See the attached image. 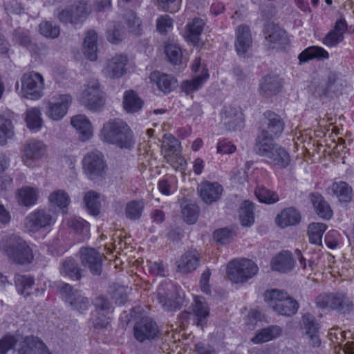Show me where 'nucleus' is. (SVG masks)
<instances>
[{"label": "nucleus", "mask_w": 354, "mask_h": 354, "mask_svg": "<svg viewBox=\"0 0 354 354\" xmlns=\"http://www.w3.org/2000/svg\"><path fill=\"white\" fill-rule=\"evenodd\" d=\"M100 140L120 149H131L135 144L133 131L129 126L120 119L106 122L99 133Z\"/></svg>", "instance_id": "1"}, {"label": "nucleus", "mask_w": 354, "mask_h": 354, "mask_svg": "<svg viewBox=\"0 0 354 354\" xmlns=\"http://www.w3.org/2000/svg\"><path fill=\"white\" fill-rule=\"evenodd\" d=\"M0 248L10 261L17 264H29L34 258L30 247L18 236L11 235L3 238Z\"/></svg>", "instance_id": "2"}, {"label": "nucleus", "mask_w": 354, "mask_h": 354, "mask_svg": "<svg viewBox=\"0 0 354 354\" xmlns=\"http://www.w3.org/2000/svg\"><path fill=\"white\" fill-rule=\"evenodd\" d=\"M264 301L268 306L280 315L291 316L298 310V304L283 290H268L265 292Z\"/></svg>", "instance_id": "3"}, {"label": "nucleus", "mask_w": 354, "mask_h": 354, "mask_svg": "<svg viewBox=\"0 0 354 354\" xmlns=\"http://www.w3.org/2000/svg\"><path fill=\"white\" fill-rule=\"evenodd\" d=\"M258 270V266L254 261L242 259L229 263L227 267V274L232 283H243L255 276Z\"/></svg>", "instance_id": "4"}, {"label": "nucleus", "mask_w": 354, "mask_h": 354, "mask_svg": "<svg viewBox=\"0 0 354 354\" xmlns=\"http://www.w3.org/2000/svg\"><path fill=\"white\" fill-rule=\"evenodd\" d=\"M162 151L167 163L176 170H184L186 161L181 155L180 143L171 134L167 133L162 137Z\"/></svg>", "instance_id": "5"}, {"label": "nucleus", "mask_w": 354, "mask_h": 354, "mask_svg": "<svg viewBox=\"0 0 354 354\" xmlns=\"http://www.w3.org/2000/svg\"><path fill=\"white\" fill-rule=\"evenodd\" d=\"M80 102L89 110H100L104 104L103 93L97 80H91L84 86Z\"/></svg>", "instance_id": "6"}, {"label": "nucleus", "mask_w": 354, "mask_h": 354, "mask_svg": "<svg viewBox=\"0 0 354 354\" xmlns=\"http://www.w3.org/2000/svg\"><path fill=\"white\" fill-rule=\"evenodd\" d=\"M21 82L23 97L30 100H38L42 97L44 80L40 73L35 71L26 73L22 75Z\"/></svg>", "instance_id": "7"}, {"label": "nucleus", "mask_w": 354, "mask_h": 354, "mask_svg": "<svg viewBox=\"0 0 354 354\" xmlns=\"http://www.w3.org/2000/svg\"><path fill=\"white\" fill-rule=\"evenodd\" d=\"M316 304L321 308H330L341 313H350L354 308L353 301L344 293L320 295L316 299Z\"/></svg>", "instance_id": "8"}, {"label": "nucleus", "mask_w": 354, "mask_h": 354, "mask_svg": "<svg viewBox=\"0 0 354 354\" xmlns=\"http://www.w3.org/2000/svg\"><path fill=\"white\" fill-rule=\"evenodd\" d=\"M157 299L166 311L179 308L180 296L178 288L171 283H162L157 290Z\"/></svg>", "instance_id": "9"}, {"label": "nucleus", "mask_w": 354, "mask_h": 354, "mask_svg": "<svg viewBox=\"0 0 354 354\" xmlns=\"http://www.w3.org/2000/svg\"><path fill=\"white\" fill-rule=\"evenodd\" d=\"M71 103L72 97L70 95L53 96L46 102L45 113L52 120H60L66 115Z\"/></svg>", "instance_id": "10"}, {"label": "nucleus", "mask_w": 354, "mask_h": 354, "mask_svg": "<svg viewBox=\"0 0 354 354\" xmlns=\"http://www.w3.org/2000/svg\"><path fill=\"white\" fill-rule=\"evenodd\" d=\"M55 222V218L49 209H37L26 217L25 227L29 232H37L52 225Z\"/></svg>", "instance_id": "11"}, {"label": "nucleus", "mask_w": 354, "mask_h": 354, "mask_svg": "<svg viewBox=\"0 0 354 354\" xmlns=\"http://www.w3.org/2000/svg\"><path fill=\"white\" fill-rule=\"evenodd\" d=\"M106 167L103 155L99 151L89 152L84 157L83 169L88 178L91 180L102 177Z\"/></svg>", "instance_id": "12"}, {"label": "nucleus", "mask_w": 354, "mask_h": 354, "mask_svg": "<svg viewBox=\"0 0 354 354\" xmlns=\"http://www.w3.org/2000/svg\"><path fill=\"white\" fill-rule=\"evenodd\" d=\"M59 291L66 302L73 310L80 313L86 310L88 306V300L82 295L80 291L74 289L68 283H62L59 286Z\"/></svg>", "instance_id": "13"}, {"label": "nucleus", "mask_w": 354, "mask_h": 354, "mask_svg": "<svg viewBox=\"0 0 354 354\" xmlns=\"http://www.w3.org/2000/svg\"><path fill=\"white\" fill-rule=\"evenodd\" d=\"M92 11L88 0H78L72 6L58 13V18L62 23H76L85 18Z\"/></svg>", "instance_id": "14"}, {"label": "nucleus", "mask_w": 354, "mask_h": 354, "mask_svg": "<svg viewBox=\"0 0 354 354\" xmlns=\"http://www.w3.org/2000/svg\"><path fill=\"white\" fill-rule=\"evenodd\" d=\"M266 44L273 49H281L288 44L286 32L279 26L273 23H268L264 28Z\"/></svg>", "instance_id": "15"}, {"label": "nucleus", "mask_w": 354, "mask_h": 354, "mask_svg": "<svg viewBox=\"0 0 354 354\" xmlns=\"http://www.w3.org/2000/svg\"><path fill=\"white\" fill-rule=\"evenodd\" d=\"M46 151V145L39 140H30L26 144L22 156L24 163L29 167H33L35 162L40 160Z\"/></svg>", "instance_id": "16"}, {"label": "nucleus", "mask_w": 354, "mask_h": 354, "mask_svg": "<svg viewBox=\"0 0 354 354\" xmlns=\"http://www.w3.org/2000/svg\"><path fill=\"white\" fill-rule=\"evenodd\" d=\"M49 349L37 337L27 336L20 342L15 354H48Z\"/></svg>", "instance_id": "17"}, {"label": "nucleus", "mask_w": 354, "mask_h": 354, "mask_svg": "<svg viewBox=\"0 0 354 354\" xmlns=\"http://www.w3.org/2000/svg\"><path fill=\"white\" fill-rule=\"evenodd\" d=\"M252 45L251 30L247 25H240L235 30L234 48L240 57H245Z\"/></svg>", "instance_id": "18"}, {"label": "nucleus", "mask_w": 354, "mask_h": 354, "mask_svg": "<svg viewBox=\"0 0 354 354\" xmlns=\"http://www.w3.org/2000/svg\"><path fill=\"white\" fill-rule=\"evenodd\" d=\"M133 330L135 338L140 342L153 339L158 333L156 324L148 317L143 318L137 322Z\"/></svg>", "instance_id": "19"}, {"label": "nucleus", "mask_w": 354, "mask_h": 354, "mask_svg": "<svg viewBox=\"0 0 354 354\" xmlns=\"http://www.w3.org/2000/svg\"><path fill=\"white\" fill-rule=\"evenodd\" d=\"M80 258L82 264L87 267L92 274H101L102 255L100 252L91 248H82L80 250Z\"/></svg>", "instance_id": "20"}, {"label": "nucleus", "mask_w": 354, "mask_h": 354, "mask_svg": "<svg viewBox=\"0 0 354 354\" xmlns=\"http://www.w3.org/2000/svg\"><path fill=\"white\" fill-rule=\"evenodd\" d=\"M221 120L228 130L236 131L242 127L243 115L239 107L228 106L221 113Z\"/></svg>", "instance_id": "21"}, {"label": "nucleus", "mask_w": 354, "mask_h": 354, "mask_svg": "<svg viewBox=\"0 0 354 354\" xmlns=\"http://www.w3.org/2000/svg\"><path fill=\"white\" fill-rule=\"evenodd\" d=\"M347 30V23L344 18L338 19L333 27L322 39V43L327 47L337 46L344 38V33Z\"/></svg>", "instance_id": "22"}, {"label": "nucleus", "mask_w": 354, "mask_h": 354, "mask_svg": "<svg viewBox=\"0 0 354 354\" xmlns=\"http://www.w3.org/2000/svg\"><path fill=\"white\" fill-rule=\"evenodd\" d=\"M127 63V55H117L107 62L104 73L110 78H119L125 73Z\"/></svg>", "instance_id": "23"}, {"label": "nucleus", "mask_w": 354, "mask_h": 354, "mask_svg": "<svg viewBox=\"0 0 354 354\" xmlns=\"http://www.w3.org/2000/svg\"><path fill=\"white\" fill-rule=\"evenodd\" d=\"M198 192L203 202L212 204L220 198L223 187L216 182L205 181L199 185Z\"/></svg>", "instance_id": "24"}, {"label": "nucleus", "mask_w": 354, "mask_h": 354, "mask_svg": "<svg viewBox=\"0 0 354 354\" xmlns=\"http://www.w3.org/2000/svg\"><path fill=\"white\" fill-rule=\"evenodd\" d=\"M266 121L264 127L261 131H266V135L277 138L283 131L284 122L281 118L272 111L265 113Z\"/></svg>", "instance_id": "25"}, {"label": "nucleus", "mask_w": 354, "mask_h": 354, "mask_svg": "<svg viewBox=\"0 0 354 354\" xmlns=\"http://www.w3.org/2000/svg\"><path fill=\"white\" fill-rule=\"evenodd\" d=\"M71 124L77 131L79 138L82 141H87L93 136V127L86 115H77L73 116L71 118Z\"/></svg>", "instance_id": "26"}, {"label": "nucleus", "mask_w": 354, "mask_h": 354, "mask_svg": "<svg viewBox=\"0 0 354 354\" xmlns=\"http://www.w3.org/2000/svg\"><path fill=\"white\" fill-rule=\"evenodd\" d=\"M199 265V254L196 250L186 252L176 261L178 271L186 274L196 269Z\"/></svg>", "instance_id": "27"}, {"label": "nucleus", "mask_w": 354, "mask_h": 354, "mask_svg": "<svg viewBox=\"0 0 354 354\" xmlns=\"http://www.w3.org/2000/svg\"><path fill=\"white\" fill-rule=\"evenodd\" d=\"M39 196V192L37 187L23 186L18 189L16 193L17 203L25 207L34 205Z\"/></svg>", "instance_id": "28"}, {"label": "nucleus", "mask_w": 354, "mask_h": 354, "mask_svg": "<svg viewBox=\"0 0 354 354\" xmlns=\"http://www.w3.org/2000/svg\"><path fill=\"white\" fill-rule=\"evenodd\" d=\"M205 22L199 18H194L187 23L185 31V38L194 46H198L200 37L203 30Z\"/></svg>", "instance_id": "29"}, {"label": "nucleus", "mask_w": 354, "mask_h": 354, "mask_svg": "<svg viewBox=\"0 0 354 354\" xmlns=\"http://www.w3.org/2000/svg\"><path fill=\"white\" fill-rule=\"evenodd\" d=\"M295 266V261L291 252L283 251L275 256L271 261L272 269L280 272L290 271Z\"/></svg>", "instance_id": "30"}, {"label": "nucleus", "mask_w": 354, "mask_h": 354, "mask_svg": "<svg viewBox=\"0 0 354 354\" xmlns=\"http://www.w3.org/2000/svg\"><path fill=\"white\" fill-rule=\"evenodd\" d=\"M300 220V213L293 207L283 209L275 218L277 225L281 228L295 225Z\"/></svg>", "instance_id": "31"}, {"label": "nucleus", "mask_w": 354, "mask_h": 354, "mask_svg": "<svg viewBox=\"0 0 354 354\" xmlns=\"http://www.w3.org/2000/svg\"><path fill=\"white\" fill-rule=\"evenodd\" d=\"M192 313L196 325L203 327L206 324L209 315V306L203 298L195 297L194 304L192 305Z\"/></svg>", "instance_id": "32"}, {"label": "nucleus", "mask_w": 354, "mask_h": 354, "mask_svg": "<svg viewBox=\"0 0 354 354\" xmlns=\"http://www.w3.org/2000/svg\"><path fill=\"white\" fill-rule=\"evenodd\" d=\"M274 137L266 135V131H261L256 140L255 151L261 156L268 158L278 145L274 142Z\"/></svg>", "instance_id": "33"}, {"label": "nucleus", "mask_w": 354, "mask_h": 354, "mask_svg": "<svg viewBox=\"0 0 354 354\" xmlns=\"http://www.w3.org/2000/svg\"><path fill=\"white\" fill-rule=\"evenodd\" d=\"M303 322L306 329V335L308 336L310 344L313 346H318L320 344L319 336V324L315 317L310 314L303 316Z\"/></svg>", "instance_id": "34"}, {"label": "nucleus", "mask_w": 354, "mask_h": 354, "mask_svg": "<svg viewBox=\"0 0 354 354\" xmlns=\"http://www.w3.org/2000/svg\"><path fill=\"white\" fill-rule=\"evenodd\" d=\"M282 333V328L277 325L269 326L259 330L256 335L251 339L252 342L259 344L268 342L279 337Z\"/></svg>", "instance_id": "35"}, {"label": "nucleus", "mask_w": 354, "mask_h": 354, "mask_svg": "<svg viewBox=\"0 0 354 354\" xmlns=\"http://www.w3.org/2000/svg\"><path fill=\"white\" fill-rule=\"evenodd\" d=\"M309 198L319 217L324 219H330L332 217L333 211L329 204L321 194H312L310 195Z\"/></svg>", "instance_id": "36"}, {"label": "nucleus", "mask_w": 354, "mask_h": 354, "mask_svg": "<svg viewBox=\"0 0 354 354\" xmlns=\"http://www.w3.org/2000/svg\"><path fill=\"white\" fill-rule=\"evenodd\" d=\"M281 79L276 75H270L263 78L260 90L266 95H272L278 93L281 88Z\"/></svg>", "instance_id": "37"}, {"label": "nucleus", "mask_w": 354, "mask_h": 354, "mask_svg": "<svg viewBox=\"0 0 354 354\" xmlns=\"http://www.w3.org/2000/svg\"><path fill=\"white\" fill-rule=\"evenodd\" d=\"M329 57L328 53L322 47L313 46L306 48L303 50L298 57L299 63L307 62L309 60L317 59H327Z\"/></svg>", "instance_id": "38"}, {"label": "nucleus", "mask_w": 354, "mask_h": 354, "mask_svg": "<svg viewBox=\"0 0 354 354\" xmlns=\"http://www.w3.org/2000/svg\"><path fill=\"white\" fill-rule=\"evenodd\" d=\"M97 33L94 30H88L84 40L83 52L91 61L97 59Z\"/></svg>", "instance_id": "39"}, {"label": "nucleus", "mask_w": 354, "mask_h": 354, "mask_svg": "<svg viewBox=\"0 0 354 354\" xmlns=\"http://www.w3.org/2000/svg\"><path fill=\"white\" fill-rule=\"evenodd\" d=\"M122 104L127 112L133 113L142 109L143 101L133 91L129 90L124 94Z\"/></svg>", "instance_id": "40"}, {"label": "nucleus", "mask_w": 354, "mask_h": 354, "mask_svg": "<svg viewBox=\"0 0 354 354\" xmlns=\"http://www.w3.org/2000/svg\"><path fill=\"white\" fill-rule=\"evenodd\" d=\"M48 202L51 207H58L66 213V209L71 203V199L68 193L64 190L57 189L50 194Z\"/></svg>", "instance_id": "41"}, {"label": "nucleus", "mask_w": 354, "mask_h": 354, "mask_svg": "<svg viewBox=\"0 0 354 354\" xmlns=\"http://www.w3.org/2000/svg\"><path fill=\"white\" fill-rule=\"evenodd\" d=\"M150 79L156 82L158 88L167 93L171 91L175 86L176 80L166 74H160L159 72H153L151 74Z\"/></svg>", "instance_id": "42"}, {"label": "nucleus", "mask_w": 354, "mask_h": 354, "mask_svg": "<svg viewBox=\"0 0 354 354\" xmlns=\"http://www.w3.org/2000/svg\"><path fill=\"white\" fill-rule=\"evenodd\" d=\"M270 162L278 168H286L290 163V158L287 151L281 146L277 145L268 157Z\"/></svg>", "instance_id": "43"}, {"label": "nucleus", "mask_w": 354, "mask_h": 354, "mask_svg": "<svg viewBox=\"0 0 354 354\" xmlns=\"http://www.w3.org/2000/svg\"><path fill=\"white\" fill-rule=\"evenodd\" d=\"M330 190L341 203H348L352 198V188L345 182L333 183Z\"/></svg>", "instance_id": "44"}, {"label": "nucleus", "mask_w": 354, "mask_h": 354, "mask_svg": "<svg viewBox=\"0 0 354 354\" xmlns=\"http://www.w3.org/2000/svg\"><path fill=\"white\" fill-rule=\"evenodd\" d=\"M327 229L326 224L322 223H312L308 227V234L311 243L322 245V236Z\"/></svg>", "instance_id": "45"}, {"label": "nucleus", "mask_w": 354, "mask_h": 354, "mask_svg": "<svg viewBox=\"0 0 354 354\" xmlns=\"http://www.w3.org/2000/svg\"><path fill=\"white\" fill-rule=\"evenodd\" d=\"M26 122L30 129L39 130L43 124L40 109L36 107L27 109L26 112Z\"/></svg>", "instance_id": "46"}, {"label": "nucleus", "mask_w": 354, "mask_h": 354, "mask_svg": "<svg viewBox=\"0 0 354 354\" xmlns=\"http://www.w3.org/2000/svg\"><path fill=\"white\" fill-rule=\"evenodd\" d=\"M60 273L63 276H68L75 280H79L82 277L81 270L77 262L72 259L63 261L60 268Z\"/></svg>", "instance_id": "47"}, {"label": "nucleus", "mask_w": 354, "mask_h": 354, "mask_svg": "<svg viewBox=\"0 0 354 354\" xmlns=\"http://www.w3.org/2000/svg\"><path fill=\"white\" fill-rule=\"evenodd\" d=\"M84 203L87 211L92 215H97L100 209V195L98 193L91 190L87 192L84 197Z\"/></svg>", "instance_id": "48"}, {"label": "nucleus", "mask_w": 354, "mask_h": 354, "mask_svg": "<svg viewBox=\"0 0 354 354\" xmlns=\"http://www.w3.org/2000/svg\"><path fill=\"white\" fill-rule=\"evenodd\" d=\"M144 208L145 203L142 200L131 201L126 205L125 215L131 220H138L141 216Z\"/></svg>", "instance_id": "49"}, {"label": "nucleus", "mask_w": 354, "mask_h": 354, "mask_svg": "<svg viewBox=\"0 0 354 354\" xmlns=\"http://www.w3.org/2000/svg\"><path fill=\"white\" fill-rule=\"evenodd\" d=\"M209 77L205 73L203 76H196L190 80H185L181 84V89L186 94H191L197 91Z\"/></svg>", "instance_id": "50"}, {"label": "nucleus", "mask_w": 354, "mask_h": 354, "mask_svg": "<svg viewBox=\"0 0 354 354\" xmlns=\"http://www.w3.org/2000/svg\"><path fill=\"white\" fill-rule=\"evenodd\" d=\"M14 127L12 121L0 115V145H5L8 139L14 136Z\"/></svg>", "instance_id": "51"}, {"label": "nucleus", "mask_w": 354, "mask_h": 354, "mask_svg": "<svg viewBox=\"0 0 354 354\" xmlns=\"http://www.w3.org/2000/svg\"><path fill=\"white\" fill-rule=\"evenodd\" d=\"M15 283L18 292L27 296L29 295L28 290L33 286L35 280L30 276L17 274L15 277Z\"/></svg>", "instance_id": "52"}, {"label": "nucleus", "mask_w": 354, "mask_h": 354, "mask_svg": "<svg viewBox=\"0 0 354 354\" xmlns=\"http://www.w3.org/2000/svg\"><path fill=\"white\" fill-rule=\"evenodd\" d=\"M240 221L243 226H250L254 223L253 205L245 201L241 208Z\"/></svg>", "instance_id": "53"}, {"label": "nucleus", "mask_w": 354, "mask_h": 354, "mask_svg": "<svg viewBox=\"0 0 354 354\" xmlns=\"http://www.w3.org/2000/svg\"><path fill=\"white\" fill-rule=\"evenodd\" d=\"M255 195L261 203L270 204L279 201V196L276 193L263 187L256 189Z\"/></svg>", "instance_id": "54"}, {"label": "nucleus", "mask_w": 354, "mask_h": 354, "mask_svg": "<svg viewBox=\"0 0 354 354\" xmlns=\"http://www.w3.org/2000/svg\"><path fill=\"white\" fill-rule=\"evenodd\" d=\"M68 226L78 233L87 236L89 231L88 222L80 217H71L68 220Z\"/></svg>", "instance_id": "55"}, {"label": "nucleus", "mask_w": 354, "mask_h": 354, "mask_svg": "<svg viewBox=\"0 0 354 354\" xmlns=\"http://www.w3.org/2000/svg\"><path fill=\"white\" fill-rule=\"evenodd\" d=\"M165 53L169 61L173 64H178L181 62L182 51L180 48L175 44H168L165 47Z\"/></svg>", "instance_id": "56"}, {"label": "nucleus", "mask_w": 354, "mask_h": 354, "mask_svg": "<svg viewBox=\"0 0 354 354\" xmlns=\"http://www.w3.org/2000/svg\"><path fill=\"white\" fill-rule=\"evenodd\" d=\"M198 208L194 204H187L183 206L182 214L184 221L188 224H193L198 218Z\"/></svg>", "instance_id": "57"}, {"label": "nucleus", "mask_w": 354, "mask_h": 354, "mask_svg": "<svg viewBox=\"0 0 354 354\" xmlns=\"http://www.w3.org/2000/svg\"><path fill=\"white\" fill-rule=\"evenodd\" d=\"M41 35L46 37L55 38L59 35V28L48 21H44L39 25Z\"/></svg>", "instance_id": "58"}, {"label": "nucleus", "mask_w": 354, "mask_h": 354, "mask_svg": "<svg viewBox=\"0 0 354 354\" xmlns=\"http://www.w3.org/2000/svg\"><path fill=\"white\" fill-rule=\"evenodd\" d=\"M127 23L129 31L139 34L141 30V21L134 12H130L127 15Z\"/></svg>", "instance_id": "59"}, {"label": "nucleus", "mask_w": 354, "mask_h": 354, "mask_svg": "<svg viewBox=\"0 0 354 354\" xmlns=\"http://www.w3.org/2000/svg\"><path fill=\"white\" fill-rule=\"evenodd\" d=\"M232 238V232L227 228L217 230L214 233V239L215 241L221 244H226L230 242Z\"/></svg>", "instance_id": "60"}, {"label": "nucleus", "mask_w": 354, "mask_h": 354, "mask_svg": "<svg viewBox=\"0 0 354 354\" xmlns=\"http://www.w3.org/2000/svg\"><path fill=\"white\" fill-rule=\"evenodd\" d=\"M128 288L123 286L118 285L113 288L111 290L112 297L119 304H123L127 298Z\"/></svg>", "instance_id": "61"}, {"label": "nucleus", "mask_w": 354, "mask_h": 354, "mask_svg": "<svg viewBox=\"0 0 354 354\" xmlns=\"http://www.w3.org/2000/svg\"><path fill=\"white\" fill-rule=\"evenodd\" d=\"M122 28L120 25H115L113 29L107 32V39L113 44L119 43L122 39Z\"/></svg>", "instance_id": "62"}, {"label": "nucleus", "mask_w": 354, "mask_h": 354, "mask_svg": "<svg viewBox=\"0 0 354 354\" xmlns=\"http://www.w3.org/2000/svg\"><path fill=\"white\" fill-rule=\"evenodd\" d=\"M156 26L159 32L165 34L172 26V20L168 15L161 16L157 20Z\"/></svg>", "instance_id": "63"}, {"label": "nucleus", "mask_w": 354, "mask_h": 354, "mask_svg": "<svg viewBox=\"0 0 354 354\" xmlns=\"http://www.w3.org/2000/svg\"><path fill=\"white\" fill-rule=\"evenodd\" d=\"M15 338L12 335H7L0 340V354H6L16 344Z\"/></svg>", "instance_id": "64"}]
</instances>
